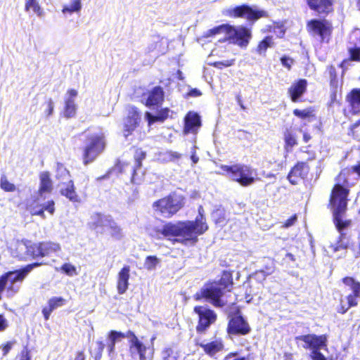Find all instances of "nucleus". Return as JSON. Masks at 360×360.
<instances>
[{
  "instance_id": "obj_1",
  "label": "nucleus",
  "mask_w": 360,
  "mask_h": 360,
  "mask_svg": "<svg viewBox=\"0 0 360 360\" xmlns=\"http://www.w3.org/2000/svg\"><path fill=\"white\" fill-rule=\"evenodd\" d=\"M349 170L343 169L337 178V184L335 185L330 197V205L333 210V218L339 235L334 240L330 241L328 251L335 253L345 251L350 246L349 238L343 233L351 223L350 220L345 219V212L347 208V197L348 191L345 186L347 184L346 176Z\"/></svg>"
},
{
  "instance_id": "obj_2",
  "label": "nucleus",
  "mask_w": 360,
  "mask_h": 360,
  "mask_svg": "<svg viewBox=\"0 0 360 360\" xmlns=\"http://www.w3.org/2000/svg\"><path fill=\"white\" fill-rule=\"evenodd\" d=\"M221 34H225L223 41L229 40L230 43L241 48H246L252 37L250 29L242 25L233 26L229 24H223L210 29L204 32L202 37L209 38Z\"/></svg>"
},
{
  "instance_id": "obj_3",
  "label": "nucleus",
  "mask_w": 360,
  "mask_h": 360,
  "mask_svg": "<svg viewBox=\"0 0 360 360\" xmlns=\"http://www.w3.org/2000/svg\"><path fill=\"white\" fill-rule=\"evenodd\" d=\"M41 263H33L26 266L22 269L10 271L0 278V300L1 293L6 290L8 297H13L19 290V283L22 282L25 276L35 267L40 266Z\"/></svg>"
},
{
  "instance_id": "obj_4",
  "label": "nucleus",
  "mask_w": 360,
  "mask_h": 360,
  "mask_svg": "<svg viewBox=\"0 0 360 360\" xmlns=\"http://www.w3.org/2000/svg\"><path fill=\"white\" fill-rule=\"evenodd\" d=\"M221 168L230 179L238 182L242 186H250L255 181L254 170L248 165L243 164L221 165Z\"/></svg>"
},
{
  "instance_id": "obj_5",
  "label": "nucleus",
  "mask_w": 360,
  "mask_h": 360,
  "mask_svg": "<svg viewBox=\"0 0 360 360\" xmlns=\"http://www.w3.org/2000/svg\"><path fill=\"white\" fill-rule=\"evenodd\" d=\"M184 205V198L181 195L173 194L154 202L153 207L158 214L169 218L176 214Z\"/></svg>"
},
{
  "instance_id": "obj_6",
  "label": "nucleus",
  "mask_w": 360,
  "mask_h": 360,
  "mask_svg": "<svg viewBox=\"0 0 360 360\" xmlns=\"http://www.w3.org/2000/svg\"><path fill=\"white\" fill-rule=\"evenodd\" d=\"M105 146V142L102 133L93 134L89 136L83 154L84 165L93 162L103 151Z\"/></svg>"
},
{
  "instance_id": "obj_7",
  "label": "nucleus",
  "mask_w": 360,
  "mask_h": 360,
  "mask_svg": "<svg viewBox=\"0 0 360 360\" xmlns=\"http://www.w3.org/2000/svg\"><path fill=\"white\" fill-rule=\"evenodd\" d=\"M223 13L231 18H243L252 22L267 16L266 11L259 10L256 6L252 7L246 4L227 8Z\"/></svg>"
},
{
  "instance_id": "obj_8",
  "label": "nucleus",
  "mask_w": 360,
  "mask_h": 360,
  "mask_svg": "<svg viewBox=\"0 0 360 360\" xmlns=\"http://www.w3.org/2000/svg\"><path fill=\"white\" fill-rule=\"evenodd\" d=\"M180 231L179 236L186 240L196 242L198 236L205 232L208 226L205 221H201L199 217L195 221H179Z\"/></svg>"
},
{
  "instance_id": "obj_9",
  "label": "nucleus",
  "mask_w": 360,
  "mask_h": 360,
  "mask_svg": "<svg viewBox=\"0 0 360 360\" xmlns=\"http://www.w3.org/2000/svg\"><path fill=\"white\" fill-rule=\"evenodd\" d=\"M18 249L21 250L26 249L29 255L36 257L38 256H50L58 252L60 250V246L57 243L47 241L32 244L30 246L27 244L21 243L18 245Z\"/></svg>"
},
{
  "instance_id": "obj_10",
  "label": "nucleus",
  "mask_w": 360,
  "mask_h": 360,
  "mask_svg": "<svg viewBox=\"0 0 360 360\" xmlns=\"http://www.w3.org/2000/svg\"><path fill=\"white\" fill-rule=\"evenodd\" d=\"M222 289L217 284H210L202 288L199 293L195 295L196 299L204 297L215 307H222L224 302L221 300Z\"/></svg>"
},
{
  "instance_id": "obj_11",
  "label": "nucleus",
  "mask_w": 360,
  "mask_h": 360,
  "mask_svg": "<svg viewBox=\"0 0 360 360\" xmlns=\"http://www.w3.org/2000/svg\"><path fill=\"white\" fill-rule=\"evenodd\" d=\"M194 311L198 315L199 322L196 330L198 333H204L217 319V314L211 309L203 306H197Z\"/></svg>"
},
{
  "instance_id": "obj_12",
  "label": "nucleus",
  "mask_w": 360,
  "mask_h": 360,
  "mask_svg": "<svg viewBox=\"0 0 360 360\" xmlns=\"http://www.w3.org/2000/svg\"><path fill=\"white\" fill-rule=\"evenodd\" d=\"M141 121V115L137 108L134 106H129L128 115L124 121L123 133L124 136L128 137L138 127Z\"/></svg>"
},
{
  "instance_id": "obj_13",
  "label": "nucleus",
  "mask_w": 360,
  "mask_h": 360,
  "mask_svg": "<svg viewBox=\"0 0 360 360\" xmlns=\"http://www.w3.org/2000/svg\"><path fill=\"white\" fill-rule=\"evenodd\" d=\"M250 331L248 323L240 315L233 316L229 323L228 333L233 335H246Z\"/></svg>"
},
{
  "instance_id": "obj_14",
  "label": "nucleus",
  "mask_w": 360,
  "mask_h": 360,
  "mask_svg": "<svg viewBox=\"0 0 360 360\" xmlns=\"http://www.w3.org/2000/svg\"><path fill=\"white\" fill-rule=\"evenodd\" d=\"M296 339L303 341L305 343L304 347L306 349L310 348L312 350H315L326 347L327 336L326 335L318 336L309 334L298 336Z\"/></svg>"
},
{
  "instance_id": "obj_15",
  "label": "nucleus",
  "mask_w": 360,
  "mask_h": 360,
  "mask_svg": "<svg viewBox=\"0 0 360 360\" xmlns=\"http://www.w3.org/2000/svg\"><path fill=\"white\" fill-rule=\"evenodd\" d=\"M307 26L313 34L319 35L322 41L331 32V25L326 20H311Z\"/></svg>"
},
{
  "instance_id": "obj_16",
  "label": "nucleus",
  "mask_w": 360,
  "mask_h": 360,
  "mask_svg": "<svg viewBox=\"0 0 360 360\" xmlns=\"http://www.w3.org/2000/svg\"><path fill=\"white\" fill-rule=\"evenodd\" d=\"M352 292V294L340 299V307L338 310L339 313L345 314L350 307H356L358 304L356 297L360 298V283L354 285Z\"/></svg>"
},
{
  "instance_id": "obj_17",
  "label": "nucleus",
  "mask_w": 360,
  "mask_h": 360,
  "mask_svg": "<svg viewBox=\"0 0 360 360\" xmlns=\"http://www.w3.org/2000/svg\"><path fill=\"white\" fill-rule=\"evenodd\" d=\"M129 352L131 356L139 355V360H146L145 356L146 346L142 344L133 332L129 333Z\"/></svg>"
},
{
  "instance_id": "obj_18",
  "label": "nucleus",
  "mask_w": 360,
  "mask_h": 360,
  "mask_svg": "<svg viewBox=\"0 0 360 360\" xmlns=\"http://www.w3.org/2000/svg\"><path fill=\"white\" fill-rule=\"evenodd\" d=\"M309 7L317 13H328L332 11V0H306Z\"/></svg>"
},
{
  "instance_id": "obj_19",
  "label": "nucleus",
  "mask_w": 360,
  "mask_h": 360,
  "mask_svg": "<svg viewBox=\"0 0 360 360\" xmlns=\"http://www.w3.org/2000/svg\"><path fill=\"white\" fill-rule=\"evenodd\" d=\"M77 96V91L75 89H70L67 92L64 115L68 118L75 116L76 113L77 106L75 103V99Z\"/></svg>"
},
{
  "instance_id": "obj_20",
  "label": "nucleus",
  "mask_w": 360,
  "mask_h": 360,
  "mask_svg": "<svg viewBox=\"0 0 360 360\" xmlns=\"http://www.w3.org/2000/svg\"><path fill=\"white\" fill-rule=\"evenodd\" d=\"M130 268L129 266H124L117 276V288L119 294H124L129 286Z\"/></svg>"
},
{
  "instance_id": "obj_21",
  "label": "nucleus",
  "mask_w": 360,
  "mask_h": 360,
  "mask_svg": "<svg viewBox=\"0 0 360 360\" xmlns=\"http://www.w3.org/2000/svg\"><path fill=\"white\" fill-rule=\"evenodd\" d=\"M307 82L305 79H300L293 83L288 89V94L292 102H297L300 97L306 91Z\"/></svg>"
},
{
  "instance_id": "obj_22",
  "label": "nucleus",
  "mask_w": 360,
  "mask_h": 360,
  "mask_svg": "<svg viewBox=\"0 0 360 360\" xmlns=\"http://www.w3.org/2000/svg\"><path fill=\"white\" fill-rule=\"evenodd\" d=\"M201 125L200 116L195 112H189L185 117L186 133H195Z\"/></svg>"
},
{
  "instance_id": "obj_23",
  "label": "nucleus",
  "mask_w": 360,
  "mask_h": 360,
  "mask_svg": "<svg viewBox=\"0 0 360 360\" xmlns=\"http://www.w3.org/2000/svg\"><path fill=\"white\" fill-rule=\"evenodd\" d=\"M132 331L128 330L127 333L111 330L108 335V349L109 353H113L115 348V344L120 342L123 338H129V333Z\"/></svg>"
},
{
  "instance_id": "obj_24",
  "label": "nucleus",
  "mask_w": 360,
  "mask_h": 360,
  "mask_svg": "<svg viewBox=\"0 0 360 360\" xmlns=\"http://www.w3.org/2000/svg\"><path fill=\"white\" fill-rule=\"evenodd\" d=\"M111 220L112 217L110 216L96 213L91 216L89 226L92 229L98 231L100 229L108 227Z\"/></svg>"
},
{
  "instance_id": "obj_25",
  "label": "nucleus",
  "mask_w": 360,
  "mask_h": 360,
  "mask_svg": "<svg viewBox=\"0 0 360 360\" xmlns=\"http://www.w3.org/2000/svg\"><path fill=\"white\" fill-rule=\"evenodd\" d=\"M164 100V91L160 86L154 87L149 93L146 102L147 106H155L162 103Z\"/></svg>"
},
{
  "instance_id": "obj_26",
  "label": "nucleus",
  "mask_w": 360,
  "mask_h": 360,
  "mask_svg": "<svg viewBox=\"0 0 360 360\" xmlns=\"http://www.w3.org/2000/svg\"><path fill=\"white\" fill-rule=\"evenodd\" d=\"M198 345L210 356H214L224 349V344L220 339L214 340L207 343L200 342Z\"/></svg>"
},
{
  "instance_id": "obj_27",
  "label": "nucleus",
  "mask_w": 360,
  "mask_h": 360,
  "mask_svg": "<svg viewBox=\"0 0 360 360\" xmlns=\"http://www.w3.org/2000/svg\"><path fill=\"white\" fill-rule=\"evenodd\" d=\"M65 304V300L60 297H53L48 301V306L42 309V314L45 320H49L51 312Z\"/></svg>"
},
{
  "instance_id": "obj_28",
  "label": "nucleus",
  "mask_w": 360,
  "mask_h": 360,
  "mask_svg": "<svg viewBox=\"0 0 360 360\" xmlns=\"http://www.w3.org/2000/svg\"><path fill=\"white\" fill-rule=\"evenodd\" d=\"M347 101L353 113L360 112V89H352L347 96Z\"/></svg>"
},
{
  "instance_id": "obj_29",
  "label": "nucleus",
  "mask_w": 360,
  "mask_h": 360,
  "mask_svg": "<svg viewBox=\"0 0 360 360\" xmlns=\"http://www.w3.org/2000/svg\"><path fill=\"white\" fill-rule=\"evenodd\" d=\"M283 139L284 149L287 153L291 152L293 147L298 144L297 135L292 129H286L283 133Z\"/></svg>"
},
{
  "instance_id": "obj_30",
  "label": "nucleus",
  "mask_w": 360,
  "mask_h": 360,
  "mask_svg": "<svg viewBox=\"0 0 360 360\" xmlns=\"http://www.w3.org/2000/svg\"><path fill=\"white\" fill-rule=\"evenodd\" d=\"M40 186L39 193L42 197L44 193H51L52 191V181L50 178V174L48 172H43L40 174Z\"/></svg>"
},
{
  "instance_id": "obj_31",
  "label": "nucleus",
  "mask_w": 360,
  "mask_h": 360,
  "mask_svg": "<svg viewBox=\"0 0 360 360\" xmlns=\"http://www.w3.org/2000/svg\"><path fill=\"white\" fill-rule=\"evenodd\" d=\"M179 221L176 224L167 223L164 225L161 231H158L157 236L160 238L159 234H161L165 237L179 236Z\"/></svg>"
},
{
  "instance_id": "obj_32",
  "label": "nucleus",
  "mask_w": 360,
  "mask_h": 360,
  "mask_svg": "<svg viewBox=\"0 0 360 360\" xmlns=\"http://www.w3.org/2000/svg\"><path fill=\"white\" fill-rule=\"evenodd\" d=\"M60 193L72 202L78 201V196L75 191L73 181L70 180L65 188H61Z\"/></svg>"
},
{
  "instance_id": "obj_33",
  "label": "nucleus",
  "mask_w": 360,
  "mask_h": 360,
  "mask_svg": "<svg viewBox=\"0 0 360 360\" xmlns=\"http://www.w3.org/2000/svg\"><path fill=\"white\" fill-rule=\"evenodd\" d=\"M169 115V110L164 109L159 112L157 115H153L151 113L147 112L146 113V118L147 119L148 124H151L155 122H163Z\"/></svg>"
},
{
  "instance_id": "obj_34",
  "label": "nucleus",
  "mask_w": 360,
  "mask_h": 360,
  "mask_svg": "<svg viewBox=\"0 0 360 360\" xmlns=\"http://www.w3.org/2000/svg\"><path fill=\"white\" fill-rule=\"evenodd\" d=\"M25 7L27 11L32 9L38 16H41L43 14V11L37 0H25Z\"/></svg>"
},
{
  "instance_id": "obj_35",
  "label": "nucleus",
  "mask_w": 360,
  "mask_h": 360,
  "mask_svg": "<svg viewBox=\"0 0 360 360\" xmlns=\"http://www.w3.org/2000/svg\"><path fill=\"white\" fill-rule=\"evenodd\" d=\"M273 44V39L271 37H265L257 46V52L259 55H264L266 49L271 47Z\"/></svg>"
},
{
  "instance_id": "obj_36",
  "label": "nucleus",
  "mask_w": 360,
  "mask_h": 360,
  "mask_svg": "<svg viewBox=\"0 0 360 360\" xmlns=\"http://www.w3.org/2000/svg\"><path fill=\"white\" fill-rule=\"evenodd\" d=\"M82 8L81 0H71L68 5H66L63 8V13L78 12Z\"/></svg>"
},
{
  "instance_id": "obj_37",
  "label": "nucleus",
  "mask_w": 360,
  "mask_h": 360,
  "mask_svg": "<svg viewBox=\"0 0 360 360\" xmlns=\"http://www.w3.org/2000/svg\"><path fill=\"white\" fill-rule=\"evenodd\" d=\"M290 173L295 174V177L303 178L307 173V167L305 163L297 164L290 171Z\"/></svg>"
},
{
  "instance_id": "obj_38",
  "label": "nucleus",
  "mask_w": 360,
  "mask_h": 360,
  "mask_svg": "<svg viewBox=\"0 0 360 360\" xmlns=\"http://www.w3.org/2000/svg\"><path fill=\"white\" fill-rule=\"evenodd\" d=\"M162 360H179V352L172 348H166L162 352Z\"/></svg>"
},
{
  "instance_id": "obj_39",
  "label": "nucleus",
  "mask_w": 360,
  "mask_h": 360,
  "mask_svg": "<svg viewBox=\"0 0 360 360\" xmlns=\"http://www.w3.org/2000/svg\"><path fill=\"white\" fill-rule=\"evenodd\" d=\"M293 115L300 119L305 120L314 116V110L312 108H307L303 110L295 109Z\"/></svg>"
},
{
  "instance_id": "obj_40",
  "label": "nucleus",
  "mask_w": 360,
  "mask_h": 360,
  "mask_svg": "<svg viewBox=\"0 0 360 360\" xmlns=\"http://www.w3.org/2000/svg\"><path fill=\"white\" fill-rule=\"evenodd\" d=\"M108 228L111 236L116 239H121L123 236L121 228L112 219L110 221Z\"/></svg>"
},
{
  "instance_id": "obj_41",
  "label": "nucleus",
  "mask_w": 360,
  "mask_h": 360,
  "mask_svg": "<svg viewBox=\"0 0 360 360\" xmlns=\"http://www.w3.org/2000/svg\"><path fill=\"white\" fill-rule=\"evenodd\" d=\"M0 187L5 191L13 192L15 191V186L9 182L5 175H2L0 179Z\"/></svg>"
},
{
  "instance_id": "obj_42",
  "label": "nucleus",
  "mask_w": 360,
  "mask_h": 360,
  "mask_svg": "<svg viewBox=\"0 0 360 360\" xmlns=\"http://www.w3.org/2000/svg\"><path fill=\"white\" fill-rule=\"evenodd\" d=\"M159 262L160 260L157 257L148 256L145 260L144 266L148 270H152L155 268Z\"/></svg>"
},
{
  "instance_id": "obj_43",
  "label": "nucleus",
  "mask_w": 360,
  "mask_h": 360,
  "mask_svg": "<svg viewBox=\"0 0 360 360\" xmlns=\"http://www.w3.org/2000/svg\"><path fill=\"white\" fill-rule=\"evenodd\" d=\"M30 212L32 215H38L41 217L43 219L45 218V214L44 212V208H42L41 205L37 204H32L30 205L29 207Z\"/></svg>"
},
{
  "instance_id": "obj_44",
  "label": "nucleus",
  "mask_w": 360,
  "mask_h": 360,
  "mask_svg": "<svg viewBox=\"0 0 360 360\" xmlns=\"http://www.w3.org/2000/svg\"><path fill=\"white\" fill-rule=\"evenodd\" d=\"M60 269L62 271H63L65 274H66L69 276H73L77 275L76 267L70 263L64 264L61 266Z\"/></svg>"
},
{
  "instance_id": "obj_45",
  "label": "nucleus",
  "mask_w": 360,
  "mask_h": 360,
  "mask_svg": "<svg viewBox=\"0 0 360 360\" xmlns=\"http://www.w3.org/2000/svg\"><path fill=\"white\" fill-rule=\"evenodd\" d=\"M69 172L68 170L65 168L62 165H58L57 167V173H56V177L58 179H68L69 177Z\"/></svg>"
},
{
  "instance_id": "obj_46",
  "label": "nucleus",
  "mask_w": 360,
  "mask_h": 360,
  "mask_svg": "<svg viewBox=\"0 0 360 360\" xmlns=\"http://www.w3.org/2000/svg\"><path fill=\"white\" fill-rule=\"evenodd\" d=\"M146 158V153L141 149H136L134 154V159L136 162V167L141 166V161Z\"/></svg>"
},
{
  "instance_id": "obj_47",
  "label": "nucleus",
  "mask_w": 360,
  "mask_h": 360,
  "mask_svg": "<svg viewBox=\"0 0 360 360\" xmlns=\"http://www.w3.org/2000/svg\"><path fill=\"white\" fill-rule=\"evenodd\" d=\"M274 266H270L268 269V271H264V269L257 271L255 273V276L258 280H264L267 276L271 274L274 272Z\"/></svg>"
},
{
  "instance_id": "obj_48",
  "label": "nucleus",
  "mask_w": 360,
  "mask_h": 360,
  "mask_svg": "<svg viewBox=\"0 0 360 360\" xmlns=\"http://www.w3.org/2000/svg\"><path fill=\"white\" fill-rule=\"evenodd\" d=\"M350 130L354 137L360 141V120L354 124L351 127Z\"/></svg>"
},
{
  "instance_id": "obj_49",
  "label": "nucleus",
  "mask_w": 360,
  "mask_h": 360,
  "mask_svg": "<svg viewBox=\"0 0 360 360\" xmlns=\"http://www.w3.org/2000/svg\"><path fill=\"white\" fill-rule=\"evenodd\" d=\"M235 63V59H230V60H225L222 61L216 62L214 63V66L215 68H221V66L224 67H230L234 65Z\"/></svg>"
},
{
  "instance_id": "obj_50",
  "label": "nucleus",
  "mask_w": 360,
  "mask_h": 360,
  "mask_svg": "<svg viewBox=\"0 0 360 360\" xmlns=\"http://www.w3.org/2000/svg\"><path fill=\"white\" fill-rule=\"evenodd\" d=\"M55 203L53 200H49L44 205H42V208H44V212L46 210L51 214H53L55 212Z\"/></svg>"
},
{
  "instance_id": "obj_51",
  "label": "nucleus",
  "mask_w": 360,
  "mask_h": 360,
  "mask_svg": "<svg viewBox=\"0 0 360 360\" xmlns=\"http://www.w3.org/2000/svg\"><path fill=\"white\" fill-rule=\"evenodd\" d=\"M349 53L352 60L360 62V48L350 49Z\"/></svg>"
},
{
  "instance_id": "obj_52",
  "label": "nucleus",
  "mask_w": 360,
  "mask_h": 360,
  "mask_svg": "<svg viewBox=\"0 0 360 360\" xmlns=\"http://www.w3.org/2000/svg\"><path fill=\"white\" fill-rule=\"evenodd\" d=\"M283 66L287 68L288 70L290 69L294 61L292 58L288 56H283L281 59Z\"/></svg>"
},
{
  "instance_id": "obj_53",
  "label": "nucleus",
  "mask_w": 360,
  "mask_h": 360,
  "mask_svg": "<svg viewBox=\"0 0 360 360\" xmlns=\"http://www.w3.org/2000/svg\"><path fill=\"white\" fill-rule=\"evenodd\" d=\"M343 283L351 287L352 290H354V285L356 284H358L359 282L356 281L352 277H345L342 280Z\"/></svg>"
},
{
  "instance_id": "obj_54",
  "label": "nucleus",
  "mask_w": 360,
  "mask_h": 360,
  "mask_svg": "<svg viewBox=\"0 0 360 360\" xmlns=\"http://www.w3.org/2000/svg\"><path fill=\"white\" fill-rule=\"evenodd\" d=\"M311 357L314 360H326L325 356L319 352V349L312 350Z\"/></svg>"
},
{
  "instance_id": "obj_55",
  "label": "nucleus",
  "mask_w": 360,
  "mask_h": 360,
  "mask_svg": "<svg viewBox=\"0 0 360 360\" xmlns=\"http://www.w3.org/2000/svg\"><path fill=\"white\" fill-rule=\"evenodd\" d=\"M297 220V216L296 215H294L292 216V217H290V219H288L283 224V227L285 228H288L291 226H292L295 222Z\"/></svg>"
},
{
  "instance_id": "obj_56",
  "label": "nucleus",
  "mask_w": 360,
  "mask_h": 360,
  "mask_svg": "<svg viewBox=\"0 0 360 360\" xmlns=\"http://www.w3.org/2000/svg\"><path fill=\"white\" fill-rule=\"evenodd\" d=\"M53 108H54L53 102L51 99H49V101L48 102V109L46 110V113H47L48 116H50L52 115V113L53 112Z\"/></svg>"
},
{
  "instance_id": "obj_57",
  "label": "nucleus",
  "mask_w": 360,
  "mask_h": 360,
  "mask_svg": "<svg viewBox=\"0 0 360 360\" xmlns=\"http://www.w3.org/2000/svg\"><path fill=\"white\" fill-rule=\"evenodd\" d=\"M328 72H329V75H330V77L331 82H333L336 78L335 68L333 66L328 67Z\"/></svg>"
},
{
  "instance_id": "obj_58",
  "label": "nucleus",
  "mask_w": 360,
  "mask_h": 360,
  "mask_svg": "<svg viewBox=\"0 0 360 360\" xmlns=\"http://www.w3.org/2000/svg\"><path fill=\"white\" fill-rule=\"evenodd\" d=\"M7 326V321L2 315H0V331L5 330Z\"/></svg>"
},
{
  "instance_id": "obj_59",
  "label": "nucleus",
  "mask_w": 360,
  "mask_h": 360,
  "mask_svg": "<svg viewBox=\"0 0 360 360\" xmlns=\"http://www.w3.org/2000/svg\"><path fill=\"white\" fill-rule=\"evenodd\" d=\"M12 345L13 344L11 342H8L6 345H4L3 347L4 356H6L12 348Z\"/></svg>"
},
{
  "instance_id": "obj_60",
  "label": "nucleus",
  "mask_w": 360,
  "mask_h": 360,
  "mask_svg": "<svg viewBox=\"0 0 360 360\" xmlns=\"http://www.w3.org/2000/svg\"><path fill=\"white\" fill-rule=\"evenodd\" d=\"M299 177H295V174H292V173H289L288 176V179L289 180V181L292 184H296L297 183V179Z\"/></svg>"
},
{
  "instance_id": "obj_61",
  "label": "nucleus",
  "mask_w": 360,
  "mask_h": 360,
  "mask_svg": "<svg viewBox=\"0 0 360 360\" xmlns=\"http://www.w3.org/2000/svg\"><path fill=\"white\" fill-rule=\"evenodd\" d=\"M300 132L303 133V141L304 143H308L311 137L310 136V134H309L308 133L305 132V131H303L302 129H300L299 130Z\"/></svg>"
},
{
  "instance_id": "obj_62",
  "label": "nucleus",
  "mask_w": 360,
  "mask_h": 360,
  "mask_svg": "<svg viewBox=\"0 0 360 360\" xmlns=\"http://www.w3.org/2000/svg\"><path fill=\"white\" fill-rule=\"evenodd\" d=\"M168 155L171 160L174 159H179L181 157V155L177 152H169L168 153Z\"/></svg>"
},
{
  "instance_id": "obj_63",
  "label": "nucleus",
  "mask_w": 360,
  "mask_h": 360,
  "mask_svg": "<svg viewBox=\"0 0 360 360\" xmlns=\"http://www.w3.org/2000/svg\"><path fill=\"white\" fill-rule=\"evenodd\" d=\"M198 214L199 215L197 217H199L200 220L201 221H204V209L202 206H200L199 208H198Z\"/></svg>"
},
{
  "instance_id": "obj_64",
  "label": "nucleus",
  "mask_w": 360,
  "mask_h": 360,
  "mask_svg": "<svg viewBox=\"0 0 360 360\" xmlns=\"http://www.w3.org/2000/svg\"><path fill=\"white\" fill-rule=\"evenodd\" d=\"M84 359H85V356L82 352H78L75 359V360H84Z\"/></svg>"
}]
</instances>
